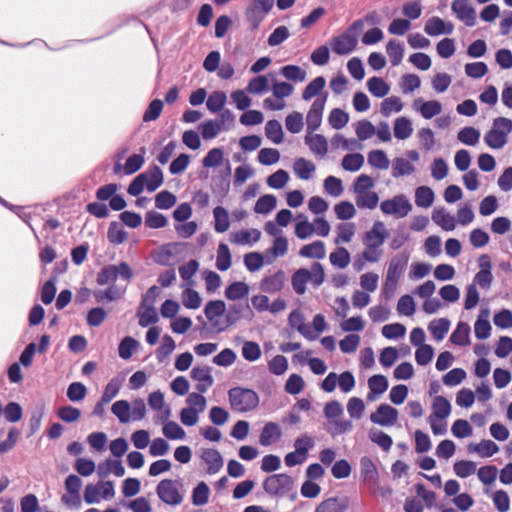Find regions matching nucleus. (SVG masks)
Returning a JSON list of instances; mask_svg holds the SVG:
<instances>
[{"instance_id":"43","label":"nucleus","mask_w":512,"mask_h":512,"mask_svg":"<svg viewBox=\"0 0 512 512\" xmlns=\"http://www.w3.org/2000/svg\"><path fill=\"white\" fill-rule=\"evenodd\" d=\"M413 128L411 121L406 117H399L394 123V136L399 140H404L412 135Z\"/></svg>"},{"instance_id":"55","label":"nucleus","mask_w":512,"mask_h":512,"mask_svg":"<svg viewBox=\"0 0 512 512\" xmlns=\"http://www.w3.org/2000/svg\"><path fill=\"white\" fill-rule=\"evenodd\" d=\"M107 238L110 243L121 244L127 239V233L118 222L114 221L109 225Z\"/></svg>"},{"instance_id":"28","label":"nucleus","mask_w":512,"mask_h":512,"mask_svg":"<svg viewBox=\"0 0 512 512\" xmlns=\"http://www.w3.org/2000/svg\"><path fill=\"white\" fill-rule=\"evenodd\" d=\"M470 453H477L481 457H491L499 451V447L492 440H482L480 443H470L467 447Z\"/></svg>"},{"instance_id":"7","label":"nucleus","mask_w":512,"mask_h":512,"mask_svg":"<svg viewBox=\"0 0 512 512\" xmlns=\"http://www.w3.org/2000/svg\"><path fill=\"white\" fill-rule=\"evenodd\" d=\"M274 0H250L245 9V18L253 30H258L271 11Z\"/></svg>"},{"instance_id":"32","label":"nucleus","mask_w":512,"mask_h":512,"mask_svg":"<svg viewBox=\"0 0 512 512\" xmlns=\"http://www.w3.org/2000/svg\"><path fill=\"white\" fill-rule=\"evenodd\" d=\"M213 217H214V230L217 233H224L230 227L229 213L228 211L222 207L217 206L213 209Z\"/></svg>"},{"instance_id":"53","label":"nucleus","mask_w":512,"mask_h":512,"mask_svg":"<svg viewBox=\"0 0 512 512\" xmlns=\"http://www.w3.org/2000/svg\"><path fill=\"white\" fill-rule=\"evenodd\" d=\"M277 199L275 196L267 194L261 196L255 204L254 211L258 214H268L276 207Z\"/></svg>"},{"instance_id":"31","label":"nucleus","mask_w":512,"mask_h":512,"mask_svg":"<svg viewBox=\"0 0 512 512\" xmlns=\"http://www.w3.org/2000/svg\"><path fill=\"white\" fill-rule=\"evenodd\" d=\"M331 145L334 149H342L345 151H357L362 148V144L355 138L347 139L341 134H336L331 139Z\"/></svg>"},{"instance_id":"35","label":"nucleus","mask_w":512,"mask_h":512,"mask_svg":"<svg viewBox=\"0 0 512 512\" xmlns=\"http://www.w3.org/2000/svg\"><path fill=\"white\" fill-rule=\"evenodd\" d=\"M489 311L482 312L474 324L476 338L480 340L487 339L491 334V325L488 321Z\"/></svg>"},{"instance_id":"51","label":"nucleus","mask_w":512,"mask_h":512,"mask_svg":"<svg viewBox=\"0 0 512 512\" xmlns=\"http://www.w3.org/2000/svg\"><path fill=\"white\" fill-rule=\"evenodd\" d=\"M265 135L274 143H281L283 140V129L280 122L278 120H269L265 125Z\"/></svg>"},{"instance_id":"19","label":"nucleus","mask_w":512,"mask_h":512,"mask_svg":"<svg viewBox=\"0 0 512 512\" xmlns=\"http://www.w3.org/2000/svg\"><path fill=\"white\" fill-rule=\"evenodd\" d=\"M286 281V274L283 270H278L272 275L265 276L260 284L261 291L266 293H276L283 289Z\"/></svg>"},{"instance_id":"45","label":"nucleus","mask_w":512,"mask_h":512,"mask_svg":"<svg viewBox=\"0 0 512 512\" xmlns=\"http://www.w3.org/2000/svg\"><path fill=\"white\" fill-rule=\"evenodd\" d=\"M328 122L333 129L340 130L348 124L349 114L340 108H334L328 116Z\"/></svg>"},{"instance_id":"15","label":"nucleus","mask_w":512,"mask_h":512,"mask_svg":"<svg viewBox=\"0 0 512 512\" xmlns=\"http://www.w3.org/2000/svg\"><path fill=\"white\" fill-rule=\"evenodd\" d=\"M451 10L467 26L472 27L475 25L476 11L470 5L469 0H454L451 4Z\"/></svg>"},{"instance_id":"36","label":"nucleus","mask_w":512,"mask_h":512,"mask_svg":"<svg viewBox=\"0 0 512 512\" xmlns=\"http://www.w3.org/2000/svg\"><path fill=\"white\" fill-rule=\"evenodd\" d=\"M470 326L467 323H458L456 329L450 336V341L459 346H466L469 344L470 339Z\"/></svg>"},{"instance_id":"27","label":"nucleus","mask_w":512,"mask_h":512,"mask_svg":"<svg viewBox=\"0 0 512 512\" xmlns=\"http://www.w3.org/2000/svg\"><path fill=\"white\" fill-rule=\"evenodd\" d=\"M137 317L139 319L138 323L141 327H148L159 320L155 306H151V303H149V305L140 303L137 310Z\"/></svg>"},{"instance_id":"57","label":"nucleus","mask_w":512,"mask_h":512,"mask_svg":"<svg viewBox=\"0 0 512 512\" xmlns=\"http://www.w3.org/2000/svg\"><path fill=\"white\" fill-rule=\"evenodd\" d=\"M379 201V197L376 192L368 191L357 194L356 204L359 208L374 209Z\"/></svg>"},{"instance_id":"44","label":"nucleus","mask_w":512,"mask_h":512,"mask_svg":"<svg viewBox=\"0 0 512 512\" xmlns=\"http://www.w3.org/2000/svg\"><path fill=\"white\" fill-rule=\"evenodd\" d=\"M434 201V192L427 186H420L415 191V203L418 207L428 208Z\"/></svg>"},{"instance_id":"49","label":"nucleus","mask_w":512,"mask_h":512,"mask_svg":"<svg viewBox=\"0 0 512 512\" xmlns=\"http://www.w3.org/2000/svg\"><path fill=\"white\" fill-rule=\"evenodd\" d=\"M226 100H227V97L224 92H222V91L212 92L206 101L207 109L212 113L220 112L223 110Z\"/></svg>"},{"instance_id":"4","label":"nucleus","mask_w":512,"mask_h":512,"mask_svg":"<svg viewBox=\"0 0 512 512\" xmlns=\"http://www.w3.org/2000/svg\"><path fill=\"white\" fill-rule=\"evenodd\" d=\"M512 131V121L508 118L494 119L492 128L485 134V143L493 149H501L506 143L508 134Z\"/></svg>"},{"instance_id":"37","label":"nucleus","mask_w":512,"mask_h":512,"mask_svg":"<svg viewBox=\"0 0 512 512\" xmlns=\"http://www.w3.org/2000/svg\"><path fill=\"white\" fill-rule=\"evenodd\" d=\"M433 413L431 416L433 418H437L439 420H444L451 413V405L450 402L443 396H436L433 405H432Z\"/></svg>"},{"instance_id":"56","label":"nucleus","mask_w":512,"mask_h":512,"mask_svg":"<svg viewBox=\"0 0 512 512\" xmlns=\"http://www.w3.org/2000/svg\"><path fill=\"white\" fill-rule=\"evenodd\" d=\"M285 126L290 133H299L304 126L303 115L297 111L290 113L289 115L286 116Z\"/></svg>"},{"instance_id":"62","label":"nucleus","mask_w":512,"mask_h":512,"mask_svg":"<svg viewBox=\"0 0 512 512\" xmlns=\"http://www.w3.org/2000/svg\"><path fill=\"white\" fill-rule=\"evenodd\" d=\"M268 369L274 375H283L288 369L287 358L283 355H276L268 362Z\"/></svg>"},{"instance_id":"18","label":"nucleus","mask_w":512,"mask_h":512,"mask_svg":"<svg viewBox=\"0 0 512 512\" xmlns=\"http://www.w3.org/2000/svg\"><path fill=\"white\" fill-rule=\"evenodd\" d=\"M191 378L198 383L195 388L199 393H205L214 383L211 369L208 366H196L191 370Z\"/></svg>"},{"instance_id":"61","label":"nucleus","mask_w":512,"mask_h":512,"mask_svg":"<svg viewBox=\"0 0 512 512\" xmlns=\"http://www.w3.org/2000/svg\"><path fill=\"white\" fill-rule=\"evenodd\" d=\"M403 104L398 97L392 96L384 99L381 103V113L383 116L388 117L392 112H400Z\"/></svg>"},{"instance_id":"8","label":"nucleus","mask_w":512,"mask_h":512,"mask_svg":"<svg viewBox=\"0 0 512 512\" xmlns=\"http://www.w3.org/2000/svg\"><path fill=\"white\" fill-rule=\"evenodd\" d=\"M114 496L115 489L112 481H99L96 484H88L84 490V501L87 504L98 503L101 498L110 500Z\"/></svg>"},{"instance_id":"20","label":"nucleus","mask_w":512,"mask_h":512,"mask_svg":"<svg viewBox=\"0 0 512 512\" xmlns=\"http://www.w3.org/2000/svg\"><path fill=\"white\" fill-rule=\"evenodd\" d=\"M201 459L207 465L208 474H216L223 467V458L220 452L216 449H202Z\"/></svg>"},{"instance_id":"22","label":"nucleus","mask_w":512,"mask_h":512,"mask_svg":"<svg viewBox=\"0 0 512 512\" xmlns=\"http://www.w3.org/2000/svg\"><path fill=\"white\" fill-rule=\"evenodd\" d=\"M389 383L384 375H373L368 379L369 392L367 394L368 401H375L377 396L383 394L388 389Z\"/></svg>"},{"instance_id":"23","label":"nucleus","mask_w":512,"mask_h":512,"mask_svg":"<svg viewBox=\"0 0 512 512\" xmlns=\"http://www.w3.org/2000/svg\"><path fill=\"white\" fill-rule=\"evenodd\" d=\"M305 144L317 156L323 157L328 151V141L322 134L307 132Z\"/></svg>"},{"instance_id":"33","label":"nucleus","mask_w":512,"mask_h":512,"mask_svg":"<svg viewBox=\"0 0 512 512\" xmlns=\"http://www.w3.org/2000/svg\"><path fill=\"white\" fill-rule=\"evenodd\" d=\"M326 85V80L323 76L314 78L303 90L302 98L305 101H309L315 96H321V92Z\"/></svg>"},{"instance_id":"11","label":"nucleus","mask_w":512,"mask_h":512,"mask_svg":"<svg viewBox=\"0 0 512 512\" xmlns=\"http://www.w3.org/2000/svg\"><path fill=\"white\" fill-rule=\"evenodd\" d=\"M293 486L291 476L287 474H274L267 477L263 483V488L270 495H282L290 491Z\"/></svg>"},{"instance_id":"1","label":"nucleus","mask_w":512,"mask_h":512,"mask_svg":"<svg viewBox=\"0 0 512 512\" xmlns=\"http://www.w3.org/2000/svg\"><path fill=\"white\" fill-rule=\"evenodd\" d=\"M325 280L324 267L319 262H314L311 269L300 268L296 270L291 277V284L298 295L306 292V284L311 282L314 287H319Z\"/></svg>"},{"instance_id":"29","label":"nucleus","mask_w":512,"mask_h":512,"mask_svg":"<svg viewBox=\"0 0 512 512\" xmlns=\"http://www.w3.org/2000/svg\"><path fill=\"white\" fill-rule=\"evenodd\" d=\"M299 255L305 258L323 259L326 255V248L324 242L317 240L313 243L304 245Z\"/></svg>"},{"instance_id":"24","label":"nucleus","mask_w":512,"mask_h":512,"mask_svg":"<svg viewBox=\"0 0 512 512\" xmlns=\"http://www.w3.org/2000/svg\"><path fill=\"white\" fill-rule=\"evenodd\" d=\"M261 232L258 229H243L230 234V241L238 245H252L259 241Z\"/></svg>"},{"instance_id":"59","label":"nucleus","mask_w":512,"mask_h":512,"mask_svg":"<svg viewBox=\"0 0 512 512\" xmlns=\"http://www.w3.org/2000/svg\"><path fill=\"white\" fill-rule=\"evenodd\" d=\"M182 303L188 309H197L201 306L202 299L196 290L187 288L182 293Z\"/></svg>"},{"instance_id":"6","label":"nucleus","mask_w":512,"mask_h":512,"mask_svg":"<svg viewBox=\"0 0 512 512\" xmlns=\"http://www.w3.org/2000/svg\"><path fill=\"white\" fill-rule=\"evenodd\" d=\"M226 305L222 300H212L206 303L204 313L208 321L218 332L224 331L227 327L237 321V317H233L231 312L226 314V322L220 325L218 318L225 313Z\"/></svg>"},{"instance_id":"14","label":"nucleus","mask_w":512,"mask_h":512,"mask_svg":"<svg viewBox=\"0 0 512 512\" xmlns=\"http://www.w3.org/2000/svg\"><path fill=\"white\" fill-rule=\"evenodd\" d=\"M389 237V231L382 221H376L370 230L363 236V244L382 248L386 239Z\"/></svg>"},{"instance_id":"25","label":"nucleus","mask_w":512,"mask_h":512,"mask_svg":"<svg viewBox=\"0 0 512 512\" xmlns=\"http://www.w3.org/2000/svg\"><path fill=\"white\" fill-rule=\"evenodd\" d=\"M281 436L282 430L279 424L275 422H268L264 425L261 431L259 442L263 446H269L279 440Z\"/></svg>"},{"instance_id":"42","label":"nucleus","mask_w":512,"mask_h":512,"mask_svg":"<svg viewBox=\"0 0 512 512\" xmlns=\"http://www.w3.org/2000/svg\"><path fill=\"white\" fill-rule=\"evenodd\" d=\"M231 265L230 249L227 244L220 243L217 248L216 267L220 271H226Z\"/></svg>"},{"instance_id":"46","label":"nucleus","mask_w":512,"mask_h":512,"mask_svg":"<svg viewBox=\"0 0 512 512\" xmlns=\"http://www.w3.org/2000/svg\"><path fill=\"white\" fill-rule=\"evenodd\" d=\"M249 293V286L244 282H234L225 290V296L229 300H239Z\"/></svg>"},{"instance_id":"26","label":"nucleus","mask_w":512,"mask_h":512,"mask_svg":"<svg viewBox=\"0 0 512 512\" xmlns=\"http://www.w3.org/2000/svg\"><path fill=\"white\" fill-rule=\"evenodd\" d=\"M347 508V498L330 497L322 501L314 512H344Z\"/></svg>"},{"instance_id":"63","label":"nucleus","mask_w":512,"mask_h":512,"mask_svg":"<svg viewBox=\"0 0 512 512\" xmlns=\"http://www.w3.org/2000/svg\"><path fill=\"white\" fill-rule=\"evenodd\" d=\"M87 395V388L81 382H73L68 386L67 397L72 402H79Z\"/></svg>"},{"instance_id":"12","label":"nucleus","mask_w":512,"mask_h":512,"mask_svg":"<svg viewBox=\"0 0 512 512\" xmlns=\"http://www.w3.org/2000/svg\"><path fill=\"white\" fill-rule=\"evenodd\" d=\"M327 98L328 93L325 92L313 101L306 116L307 132H314L321 125Z\"/></svg>"},{"instance_id":"50","label":"nucleus","mask_w":512,"mask_h":512,"mask_svg":"<svg viewBox=\"0 0 512 512\" xmlns=\"http://www.w3.org/2000/svg\"><path fill=\"white\" fill-rule=\"evenodd\" d=\"M210 489L205 482H199L192 491V503L195 506H202L208 502Z\"/></svg>"},{"instance_id":"58","label":"nucleus","mask_w":512,"mask_h":512,"mask_svg":"<svg viewBox=\"0 0 512 512\" xmlns=\"http://www.w3.org/2000/svg\"><path fill=\"white\" fill-rule=\"evenodd\" d=\"M137 346L138 342L134 338L124 337L118 347L119 356L124 360L130 359Z\"/></svg>"},{"instance_id":"5","label":"nucleus","mask_w":512,"mask_h":512,"mask_svg":"<svg viewBox=\"0 0 512 512\" xmlns=\"http://www.w3.org/2000/svg\"><path fill=\"white\" fill-rule=\"evenodd\" d=\"M134 276V273L127 262H121L118 265H107L104 266L96 276V282L100 286L106 284H114V282L120 278L129 282Z\"/></svg>"},{"instance_id":"16","label":"nucleus","mask_w":512,"mask_h":512,"mask_svg":"<svg viewBox=\"0 0 512 512\" xmlns=\"http://www.w3.org/2000/svg\"><path fill=\"white\" fill-rule=\"evenodd\" d=\"M454 31L452 22L444 21L438 16L429 18L424 25V32L429 36L450 35Z\"/></svg>"},{"instance_id":"34","label":"nucleus","mask_w":512,"mask_h":512,"mask_svg":"<svg viewBox=\"0 0 512 512\" xmlns=\"http://www.w3.org/2000/svg\"><path fill=\"white\" fill-rule=\"evenodd\" d=\"M450 328V321L446 318H440L433 320L429 323L428 329L432 334L433 338L437 341H441L445 338Z\"/></svg>"},{"instance_id":"17","label":"nucleus","mask_w":512,"mask_h":512,"mask_svg":"<svg viewBox=\"0 0 512 512\" xmlns=\"http://www.w3.org/2000/svg\"><path fill=\"white\" fill-rule=\"evenodd\" d=\"M357 37L355 34L343 33L334 37L331 42L332 50L338 55H347L357 46Z\"/></svg>"},{"instance_id":"60","label":"nucleus","mask_w":512,"mask_h":512,"mask_svg":"<svg viewBox=\"0 0 512 512\" xmlns=\"http://www.w3.org/2000/svg\"><path fill=\"white\" fill-rule=\"evenodd\" d=\"M162 432L168 439H184L186 436L183 428L175 421H168L164 424Z\"/></svg>"},{"instance_id":"2","label":"nucleus","mask_w":512,"mask_h":512,"mask_svg":"<svg viewBox=\"0 0 512 512\" xmlns=\"http://www.w3.org/2000/svg\"><path fill=\"white\" fill-rule=\"evenodd\" d=\"M163 183V173L157 166H152L148 171L136 176L130 183L127 192L132 196H138L146 188L149 192L155 191Z\"/></svg>"},{"instance_id":"13","label":"nucleus","mask_w":512,"mask_h":512,"mask_svg":"<svg viewBox=\"0 0 512 512\" xmlns=\"http://www.w3.org/2000/svg\"><path fill=\"white\" fill-rule=\"evenodd\" d=\"M370 420L380 426H393L398 420V410L388 404H380L377 410L370 415Z\"/></svg>"},{"instance_id":"39","label":"nucleus","mask_w":512,"mask_h":512,"mask_svg":"<svg viewBox=\"0 0 512 512\" xmlns=\"http://www.w3.org/2000/svg\"><path fill=\"white\" fill-rule=\"evenodd\" d=\"M131 405L127 400H118L111 406V412L120 423L126 424L131 420Z\"/></svg>"},{"instance_id":"52","label":"nucleus","mask_w":512,"mask_h":512,"mask_svg":"<svg viewBox=\"0 0 512 512\" xmlns=\"http://www.w3.org/2000/svg\"><path fill=\"white\" fill-rule=\"evenodd\" d=\"M376 132L374 125L368 120H360L355 123V133L358 141L370 139Z\"/></svg>"},{"instance_id":"54","label":"nucleus","mask_w":512,"mask_h":512,"mask_svg":"<svg viewBox=\"0 0 512 512\" xmlns=\"http://www.w3.org/2000/svg\"><path fill=\"white\" fill-rule=\"evenodd\" d=\"M457 138L461 143L473 146L479 142L480 131L474 127H464L458 132Z\"/></svg>"},{"instance_id":"40","label":"nucleus","mask_w":512,"mask_h":512,"mask_svg":"<svg viewBox=\"0 0 512 512\" xmlns=\"http://www.w3.org/2000/svg\"><path fill=\"white\" fill-rule=\"evenodd\" d=\"M386 52L393 66H398L404 56V45L398 40L392 39L387 43Z\"/></svg>"},{"instance_id":"30","label":"nucleus","mask_w":512,"mask_h":512,"mask_svg":"<svg viewBox=\"0 0 512 512\" xmlns=\"http://www.w3.org/2000/svg\"><path fill=\"white\" fill-rule=\"evenodd\" d=\"M432 220L445 231H452L456 227L454 216L444 208L436 209L432 214Z\"/></svg>"},{"instance_id":"41","label":"nucleus","mask_w":512,"mask_h":512,"mask_svg":"<svg viewBox=\"0 0 512 512\" xmlns=\"http://www.w3.org/2000/svg\"><path fill=\"white\" fill-rule=\"evenodd\" d=\"M280 74L287 80L295 83L303 82L306 79V71L297 65H285L281 67Z\"/></svg>"},{"instance_id":"9","label":"nucleus","mask_w":512,"mask_h":512,"mask_svg":"<svg viewBox=\"0 0 512 512\" xmlns=\"http://www.w3.org/2000/svg\"><path fill=\"white\" fill-rule=\"evenodd\" d=\"M381 211L386 215H392L396 218H404L412 210V205L405 195H396L380 204Z\"/></svg>"},{"instance_id":"21","label":"nucleus","mask_w":512,"mask_h":512,"mask_svg":"<svg viewBox=\"0 0 512 512\" xmlns=\"http://www.w3.org/2000/svg\"><path fill=\"white\" fill-rule=\"evenodd\" d=\"M409 261V255L398 253L389 262L386 277L399 281Z\"/></svg>"},{"instance_id":"3","label":"nucleus","mask_w":512,"mask_h":512,"mask_svg":"<svg viewBox=\"0 0 512 512\" xmlns=\"http://www.w3.org/2000/svg\"><path fill=\"white\" fill-rule=\"evenodd\" d=\"M228 398L231 408L241 413L252 411L259 404V396L255 391L241 387L231 388Z\"/></svg>"},{"instance_id":"38","label":"nucleus","mask_w":512,"mask_h":512,"mask_svg":"<svg viewBox=\"0 0 512 512\" xmlns=\"http://www.w3.org/2000/svg\"><path fill=\"white\" fill-rule=\"evenodd\" d=\"M368 91L377 98L386 96L390 91V86L380 77L373 76L367 81Z\"/></svg>"},{"instance_id":"64","label":"nucleus","mask_w":512,"mask_h":512,"mask_svg":"<svg viewBox=\"0 0 512 512\" xmlns=\"http://www.w3.org/2000/svg\"><path fill=\"white\" fill-rule=\"evenodd\" d=\"M455 474L460 478H467L476 471V464L473 461L461 460L453 465Z\"/></svg>"},{"instance_id":"47","label":"nucleus","mask_w":512,"mask_h":512,"mask_svg":"<svg viewBox=\"0 0 512 512\" xmlns=\"http://www.w3.org/2000/svg\"><path fill=\"white\" fill-rule=\"evenodd\" d=\"M360 471L365 481H374L378 477L377 468L370 457L363 456L360 459Z\"/></svg>"},{"instance_id":"10","label":"nucleus","mask_w":512,"mask_h":512,"mask_svg":"<svg viewBox=\"0 0 512 512\" xmlns=\"http://www.w3.org/2000/svg\"><path fill=\"white\" fill-rule=\"evenodd\" d=\"M156 493L161 501L168 505L177 506L183 501L177 483L170 479L160 481L156 487Z\"/></svg>"},{"instance_id":"48","label":"nucleus","mask_w":512,"mask_h":512,"mask_svg":"<svg viewBox=\"0 0 512 512\" xmlns=\"http://www.w3.org/2000/svg\"><path fill=\"white\" fill-rule=\"evenodd\" d=\"M329 260L333 266L344 269L349 265L351 257L346 248L340 247L330 254Z\"/></svg>"}]
</instances>
